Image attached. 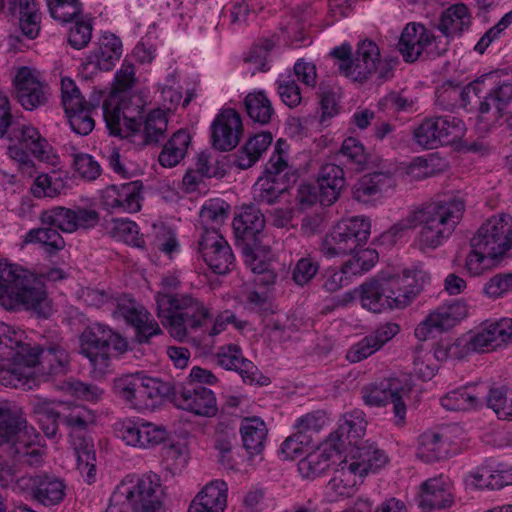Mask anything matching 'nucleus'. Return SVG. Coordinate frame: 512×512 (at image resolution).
I'll return each instance as SVG.
<instances>
[{"label":"nucleus","instance_id":"obj_1","mask_svg":"<svg viewBox=\"0 0 512 512\" xmlns=\"http://www.w3.org/2000/svg\"><path fill=\"white\" fill-rule=\"evenodd\" d=\"M466 207L464 197L458 193L438 195L413 210V220L421 228L415 245L422 252L442 246L454 233Z\"/></svg>","mask_w":512,"mask_h":512},{"label":"nucleus","instance_id":"obj_2","mask_svg":"<svg viewBox=\"0 0 512 512\" xmlns=\"http://www.w3.org/2000/svg\"><path fill=\"white\" fill-rule=\"evenodd\" d=\"M0 448L14 464L39 467L43 463L39 433L28 425L21 409L9 402L0 403Z\"/></svg>","mask_w":512,"mask_h":512},{"label":"nucleus","instance_id":"obj_3","mask_svg":"<svg viewBox=\"0 0 512 512\" xmlns=\"http://www.w3.org/2000/svg\"><path fill=\"white\" fill-rule=\"evenodd\" d=\"M0 305L6 310H32L47 317L50 312L43 281L34 273L0 262Z\"/></svg>","mask_w":512,"mask_h":512},{"label":"nucleus","instance_id":"obj_4","mask_svg":"<svg viewBox=\"0 0 512 512\" xmlns=\"http://www.w3.org/2000/svg\"><path fill=\"white\" fill-rule=\"evenodd\" d=\"M157 316L170 335L180 341L189 331L203 330L212 320L204 302L187 293L158 296Z\"/></svg>","mask_w":512,"mask_h":512},{"label":"nucleus","instance_id":"obj_5","mask_svg":"<svg viewBox=\"0 0 512 512\" xmlns=\"http://www.w3.org/2000/svg\"><path fill=\"white\" fill-rule=\"evenodd\" d=\"M163 490L156 474L142 475L135 483L119 484L105 512H160Z\"/></svg>","mask_w":512,"mask_h":512},{"label":"nucleus","instance_id":"obj_6","mask_svg":"<svg viewBox=\"0 0 512 512\" xmlns=\"http://www.w3.org/2000/svg\"><path fill=\"white\" fill-rule=\"evenodd\" d=\"M370 229L368 218L356 216L342 220L325 235L319 250L327 258L352 254L365 245Z\"/></svg>","mask_w":512,"mask_h":512},{"label":"nucleus","instance_id":"obj_7","mask_svg":"<svg viewBox=\"0 0 512 512\" xmlns=\"http://www.w3.org/2000/svg\"><path fill=\"white\" fill-rule=\"evenodd\" d=\"M81 353L87 357L95 370L103 373L110 364V347L123 354L128 350V342L109 327L93 323L80 336Z\"/></svg>","mask_w":512,"mask_h":512},{"label":"nucleus","instance_id":"obj_8","mask_svg":"<svg viewBox=\"0 0 512 512\" xmlns=\"http://www.w3.org/2000/svg\"><path fill=\"white\" fill-rule=\"evenodd\" d=\"M282 139L276 142L275 150L267 162L264 174L260 176L252 187V197L255 204L272 205L287 191L288 168L287 159L281 149Z\"/></svg>","mask_w":512,"mask_h":512},{"label":"nucleus","instance_id":"obj_9","mask_svg":"<svg viewBox=\"0 0 512 512\" xmlns=\"http://www.w3.org/2000/svg\"><path fill=\"white\" fill-rule=\"evenodd\" d=\"M396 64L397 60L382 61L376 43L365 40L357 46L347 77L363 83L373 75H377V80L384 82L393 77Z\"/></svg>","mask_w":512,"mask_h":512},{"label":"nucleus","instance_id":"obj_10","mask_svg":"<svg viewBox=\"0 0 512 512\" xmlns=\"http://www.w3.org/2000/svg\"><path fill=\"white\" fill-rule=\"evenodd\" d=\"M436 37L424 25L407 24L400 36L397 49L405 62L413 63L417 60L433 59L443 55L447 42L439 47Z\"/></svg>","mask_w":512,"mask_h":512},{"label":"nucleus","instance_id":"obj_11","mask_svg":"<svg viewBox=\"0 0 512 512\" xmlns=\"http://www.w3.org/2000/svg\"><path fill=\"white\" fill-rule=\"evenodd\" d=\"M30 354H34L36 361L31 366L40 365L41 371L48 375H64L70 364L66 343L63 337L55 330L46 331L39 343L31 346Z\"/></svg>","mask_w":512,"mask_h":512},{"label":"nucleus","instance_id":"obj_12","mask_svg":"<svg viewBox=\"0 0 512 512\" xmlns=\"http://www.w3.org/2000/svg\"><path fill=\"white\" fill-rule=\"evenodd\" d=\"M471 248H477L492 257H499L512 248V217H492L481 225L472 237Z\"/></svg>","mask_w":512,"mask_h":512},{"label":"nucleus","instance_id":"obj_13","mask_svg":"<svg viewBox=\"0 0 512 512\" xmlns=\"http://www.w3.org/2000/svg\"><path fill=\"white\" fill-rule=\"evenodd\" d=\"M40 221L44 226H52L62 232L72 233L78 229H90L96 226L99 222V213L83 207L70 209L55 206L41 212Z\"/></svg>","mask_w":512,"mask_h":512},{"label":"nucleus","instance_id":"obj_14","mask_svg":"<svg viewBox=\"0 0 512 512\" xmlns=\"http://www.w3.org/2000/svg\"><path fill=\"white\" fill-rule=\"evenodd\" d=\"M142 192L140 180L109 185L101 192V205L111 213H136L142 207Z\"/></svg>","mask_w":512,"mask_h":512},{"label":"nucleus","instance_id":"obj_15","mask_svg":"<svg viewBox=\"0 0 512 512\" xmlns=\"http://www.w3.org/2000/svg\"><path fill=\"white\" fill-rule=\"evenodd\" d=\"M115 314L122 316L135 330L138 343H149L151 337L159 335L162 330L151 314L132 297L122 295L116 300Z\"/></svg>","mask_w":512,"mask_h":512},{"label":"nucleus","instance_id":"obj_16","mask_svg":"<svg viewBox=\"0 0 512 512\" xmlns=\"http://www.w3.org/2000/svg\"><path fill=\"white\" fill-rule=\"evenodd\" d=\"M401 389L398 379L389 378L364 386L361 393L364 403L368 406L379 407L392 403L395 424L402 426L406 418V405L399 394Z\"/></svg>","mask_w":512,"mask_h":512},{"label":"nucleus","instance_id":"obj_17","mask_svg":"<svg viewBox=\"0 0 512 512\" xmlns=\"http://www.w3.org/2000/svg\"><path fill=\"white\" fill-rule=\"evenodd\" d=\"M395 171V167L383 165L378 170L364 174L353 185V199L370 204L393 191L396 186Z\"/></svg>","mask_w":512,"mask_h":512},{"label":"nucleus","instance_id":"obj_18","mask_svg":"<svg viewBox=\"0 0 512 512\" xmlns=\"http://www.w3.org/2000/svg\"><path fill=\"white\" fill-rule=\"evenodd\" d=\"M198 251L217 274H225L234 266L232 249L218 230L204 229L198 241Z\"/></svg>","mask_w":512,"mask_h":512},{"label":"nucleus","instance_id":"obj_19","mask_svg":"<svg viewBox=\"0 0 512 512\" xmlns=\"http://www.w3.org/2000/svg\"><path fill=\"white\" fill-rule=\"evenodd\" d=\"M172 401L177 408L198 416L212 417L218 411L213 391L201 385H177Z\"/></svg>","mask_w":512,"mask_h":512},{"label":"nucleus","instance_id":"obj_20","mask_svg":"<svg viewBox=\"0 0 512 512\" xmlns=\"http://www.w3.org/2000/svg\"><path fill=\"white\" fill-rule=\"evenodd\" d=\"M212 145L219 151H230L240 142L243 126L240 114L232 109L221 110L211 125Z\"/></svg>","mask_w":512,"mask_h":512},{"label":"nucleus","instance_id":"obj_21","mask_svg":"<svg viewBox=\"0 0 512 512\" xmlns=\"http://www.w3.org/2000/svg\"><path fill=\"white\" fill-rule=\"evenodd\" d=\"M493 78L494 74H487L484 79H477L466 87L451 81L444 82L436 90V106L447 111H453L460 107L465 108L471 102V94L480 98L485 81Z\"/></svg>","mask_w":512,"mask_h":512},{"label":"nucleus","instance_id":"obj_22","mask_svg":"<svg viewBox=\"0 0 512 512\" xmlns=\"http://www.w3.org/2000/svg\"><path fill=\"white\" fill-rule=\"evenodd\" d=\"M14 82L17 100L24 109L32 111L47 102L48 87L30 68L21 67Z\"/></svg>","mask_w":512,"mask_h":512},{"label":"nucleus","instance_id":"obj_23","mask_svg":"<svg viewBox=\"0 0 512 512\" xmlns=\"http://www.w3.org/2000/svg\"><path fill=\"white\" fill-rule=\"evenodd\" d=\"M363 478L364 475L359 471L356 463L346 458L342 460L326 487L330 501L353 496Z\"/></svg>","mask_w":512,"mask_h":512},{"label":"nucleus","instance_id":"obj_24","mask_svg":"<svg viewBox=\"0 0 512 512\" xmlns=\"http://www.w3.org/2000/svg\"><path fill=\"white\" fill-rule=\"evenodd\" d=\"M360 301L363 308L381 313L387 309H400L389 279H372L360 286Z\"/></svg>","mask_w":512,"mask_h":512},{"label":"nucleus","instance_id":"obj_25","mask_svg":"<svg viewBox=\"0 0 512 512\" xmlns=\"http://www.w3.org/2000/svg\"><path fill=\"white\" fill-rule=\"evenodd\" d=\"M232 226L238 247L245 243L258 244L259 234L265 227V218L252 203L241 208V212L233 219Z\"/></svg>","mask_w":512,"mask_h":512},{"label":"nucleus","instance_id":"obj_26","mask_svg":"<svg viewBox=\"0 0 512 512\" xmlns=\"http://www.w3.org/2000/svg\"><path fill=\"white\" fill-rule=\"evenodd\" d=\"M26 485L31 498L47 507L60 504L66 496L65 481L52 474H36L28 479Z\"/></svg>","mask_w":512,"mask_h":512},{"label":"nucleus","instance_id":"obj_27","mask_svg":"<svg viewBox=\"0 0 512 512\" xmlns=\"http://www.w3.org/2000/svg\"><path fill=\"white\" fill-rule=\"evenodd\" d=\"M454 502L450 482L443 476L430 478L421 485L419 507L422 512H432L450 507Z\"/></svg>","mask_w":512,"mask_h":512},{"label":"nucleus","instance_id":"obj_28","mask_svg":"<svg viewBox=\"0 0 512 512\" xmlns=\"http://www.w3.org/2000/svg\"><path fill=\"white\" fill-rule=\"evenodd\" d=\"M367 422L363 411L354 409L343 416V422L338 429L327 438L332 444L342 450L346 445L357 447L365 435Z\"/></svg>","mask_w":512,"mask_h":512},{"label":"nucleus","instance_id":"obj_29","mask_svg":"<svg viewBox=\"0 0 512 512\" xmlns=\"http://www.w3.org/2000/svg\"><path fill=\"white\" fill-rule=\"evenodd\" d=\"M388 279L396 295V305L402 309L420 293L429 276L422 270L414 269L405 270L402 275L391 276Z\"/></svg>","mask_w":512,"mask_h":512},{"label":"nucleus","instance_id":"obj_30","mask_svg":"<svg viewBox=\"0 0 512 512\" xmlns=\"http://www.w3.org/2000/svg\"><path fill=\"white\" fill-rule=\"evenodd\" d=\"M103 116L111 135L119 137L136 136L142 122L135 117H129L123 110L122 104L113 100L103 103Z\"/></svg>","mask_w":512,"mask_h":512},{"label":"nucleus","instance_id":"obj_31","mask_svg":"<svg viewBox=\"0 0 512 512\" xmlns=\"http://www.w3.org/2000/svg\"><path fill=\"white\" fill-rule=\"evenodd\" d=\"M227 491L224 481H211L192 500L188 512H224Z\"/></svg>","mask_w":512,"mask_h":512},{"label":"nucleus","instance_id":"obj_32","mask_svg":"<svg viewBox=\"0 0 512 512\" xmlns=\"http://www.w3.org/2000/svg\"><path fill=\"white\" fill-rule=\"evenodd\" d=\"M23 332L15 330L12 326L0 322V356L8 359H22L32 364L36 361L34 354H30L31 345L22 341Z\"/></svg>","mask_w":512,"mask_h":512},{"label":"nucleus","instance_id":"obj_33","mask_svg":"<svg viewBox=\"0 0 512 512\" xmlns=\"http://www.w3.org/2000/svg\"><path fill=\"white\" fill-rule=\"evenodd\" d=\"M320 203L330 206L339 198L345 185L344 170L333 163L323 165L317 178Z\"/></svg>","mask_w":512,"mask_h":512},{"label":"nucleus","instance_id":"obj_34","mask_svg":"<svg viewBox=\"0 0 512 512\" xmlns=\"http://www.w3.org/2000/svg\"><path fill=\"white\" fill-rule=\"evenodd\" d=\"M216 357L217 363L221 367L238 372L244 382L252 384L256 381L258 368L250 360L242 356L238 345L229 344L221 347Z\"/></svg>","mask_w":512,"mask_h":512},{"label":"nucleus","instance_id":"obj_35","mask_svg":"<svg viewBox=\"0 0 512 512\" xmlns=\"http://www.w3.org/2000/svg\"><path fill=\"white\" fill-rule=\"evenodd\" d=\"M340 453L335 444L326 439L315 451L299 461L298 470L305 478H316L328 469L329 461Z\"/></svg>","mask_w":512,"mask_h":512},{"label":"nucleus","instance_id":"obj_36","mask_svg":"<svg viewBox=\"0 0 512 512\" xmlns=\"http://www.w3.org/2000/svg\"><path fill=\"white\" fill-rule=\"evenodd\" d=\"M35 379L32 377V366L22 359L3 357L0 370V384L5 387L32 389Z\"/></svg>","mask_w":512,"mask_h":512},{"label":"nucleus","instance_id":"obj_37","mask_svg":"<svg viewBox=\"0 0 512 512\" xmlns=\"http://www.w3.org/2000/svg\"><path fill=\"white\" fill-rule=\"evenodd\" d=\"M122 55V42L112 33H104L99 47L88 56V64H93L103 71H110Z\"/></svg>","mask_w":512,"mask_h":512},{"label":"nucleus","instance_id":"obj_38","mask_svg":"<svg viewBox=\"0 0 512 512\" xmlns=\"http://www.w3.org/2000/svg\"><path fill=\"white\" fill-rule=\"evenodd\" d=\"M10 10L18 14L22 33L29 39H34L40 31L41 15L36 0H12Z\"/></svg>","mask_w":512,"mask_h":512},{"label":"nucleus","instance_id":"obj_39","mask_svg":"<svg viewBox=\"0 0 512 512\" xmlns=\"http://www.w3.org/2000/svg\"><path fill=\"white\" fill-rule=\"evenodd\" d=\"M242 444L250 456L259 455L265 447L266 424L258 417L245 418L240 428Z\"/></svg>","mask_w":512,"mask_h":512},{"label":"nucleus","instance_id":"obj_40","mask_svg":"<svg viewBox=\"0 0 512 512\" xmlns=\"http://www.w3.org/2000/svg\"><path fill=\"white\" fill-rule=\"evenodd\" d=\"M60 415L61 422L69 430L70 437L85 434L89 424L93 423L94 420L89 409L68 402H61Z\"/></svg>","mask_w":512,"mask_h":512},{"label":"nucleus","instance_id":"obj_41","mask_svg":"<svg viewBox=\"0 0 512 512\" xmlns=\"http://www.w3.org/2000/svg\"><path fill=\"white\" fill-rule=\"evenodd\" d=\"M272 139L270 132H261L249 138L237 153L234 161L235 165L242 170L252 167L271 145Z\"/></svg>","mask_w":512,"mask_h":512},{"label":"nucleus","instance_id":"obj_42","mask_svg":"<svg viewBox=\"0 0 512 512\" xmlns=\"http://www.w3.org/2000/svg\"><path fill=\"white\" fill-rule=\"evenodd\" d=\"M350 460L357 464L359 471L365 476L369 472H376L384 467L388 462V457L383 450H380L374 444L364 442L355 447Z\"/></svg>","mask_w":512,"mask_h":512},{"label":"nucleus","instance_id":"obj_43","mask_svg":"<svg viewBox=\"0 0 512 512\" xmlns=\"http://www.w3.org/2000/svg\"><path fill=\"white\" fill-rule=\"evenodd\" d=\"M190 135L184 130L176 131L164 144L158 161L165 168L177 166L184 159L190 145Z\"/></svg>","mask_w":512,"mask_h":512},{"label":"nucleus","instance_id":"obj_44","mask_svg":"<svg viewBox=\"0 0 512 512\" xmlns=\"http://www.w3.org/2000/svg\"><path fill=\"white\" fill-rule=\"evenodd\" d=\"M470 18L465 4H454L442 12L438 29L447 37L461 34L469 26Z\"/></svg>","mask_w":512,"mask_h":512},{"label":"nucleus","instance_id":"obj_45","mask_svg":"<svg viewBox=\"0 0 512 512\" xmlns=\"http://www.w3.org/2000/svg\"><path fill=\"white\" fill-rule=\"evenodd\" d=\"M168 120L165 111L152 110L143 122L142 144L145 146H158L166 138Z\"/></svg>","mask_w":512,"mask_h":512},{"label":"nucleus","instance_id":"obj_46","mask_svg":"<svg viewBox=\"0 0 512 512\" xmlns=\"http://www.w3.org/2000/svg\"><path fill=\"white\" fill-rule=\"evenodd\" d=\"M432 122V132L436 134L441 145H449L460 140L465 132L463 121L457 117L446 115L427 118Z\"/></svg>","mask_w":512,"mask_h":512},{"label":"nucleus","instance_id":"obj_47","mask_svg":"<svg viewBox=\"0 0 512 512\" xmlns=\"http://www.w3.org/2000/svg\"><path fill=\"white\" fill-rule=\"evenodd\" d=\"M60 410L61 402L37 401L33 404V413L39 427L48 438H54L58 432L59 421H61Z\"/></svg>","mask_w":512,"mask_h":512},{"label":"nucleus","instance_id":"obj_48","mask_svg":"<svg viewBox=\"0 0 512 512\" xmlns=\"http://www.w3.org/2000/svg\"><path fill=\"white\" fill-rule=\"evenodd\" d=\"M244 107L249 118L260 125L270 123L275 114L270 99L263 91L247 94L244 99Z\"/></svg>","mask_w":512,"mask_h":512},{"label":"nucleus","instance_id":"obj_49","mask_svg":"<svg viewBox=\"0 0 512 512\" xmlns=\"http://www.w3.org/2000/svg\"><path fill=\"white\" fill-rule=\"evenodd\" d=\"M475 388L471 385L456 388L441 398V405L450 411H466L476 408L480 400Z\"/></svg>","mask_w":512,"mask_h":512},{"label":"nucleus","instance_id":"obj_50","mask_svg":"<svg viewBox=\"0 0 512 512\" xmlns=\"http://www.w3.org/2000/svg\"><path fill=\"white\" fill-rule=\"evenodd\" d=\"M447 454L443 436L434 431H426L419 436L417 456L426 463L439 461Z\"/></svg>","mask_w":512,"mask_h":512},{"label":"nucleus","instance_id":"obj_51","mask_svg":"<svg viewBox=\"0 0 512 512\" xmlns=\"http://www.w3.org/2000/svg\"><path fill=\"white\" fill-rule=\"evenodd\" d=\"M472 478V485L477 488L501 489L512 485V467L506 469L503 466H499L496 470L483 467L473 474Z\"/></svg>","mask_w":512,"mask_h":512},{"label":"nucleus","instance_id":"obj_52","mask_svg":"<svg viewBox=\"0 0 512 512\" xmlns=\"http://www.w3.org/2000/svg\"><path fill=\"white\" fill-rule=\"evenodd\" d=\"M25 243H40L49 254H56L65 247V241L58 230L52 226H44L28 231Z\"/></svg>","mask_w":512,"mask_h":512},{"label":"nucleus","instance_id":"obj_53","mask_svg":"<svg viewBox=\"0 0 512 512\" xmlns=\"http://www.w3.org/2000/svg\"><path fill=\"white\" fill-rule=\"evenodd\" d=\"M74 447L78 469L80 471L87 470V478L90 481L95 475V451L91 439L85 437V434L70 437Z\"/></svg>","mask_w":512,"mask_h":512},{"label":"nucleus","instance_id":"obj_54","mask_svg":"<svg viewBox=\"0 0 512 512\" xmlns=\"http://www.w3.org/2000/svg\"><path fill=\"white\" fill-rule=\"evenodd\" d=\"M108 233L117 241H122L134 247H143L144 239L139 235L138 225L127 219H115L112 226L108 228Z\"/></svg>","mask_w":512,"mask_h":512},{"label":"nucleus","instance_id":"obj_55","mask_svg":"<svg viewBox=\"0 0 512 512\" xmlns=\"http://www.w3.org/2000/svg\"><path fill=\"white\" fill-rule=\"evenodd\" d=\"M100 104V95L90 99L88 106L77 110L76 112L67 115L71 129L79 135L86 136L92 132L95 126V121L91 115Z\"/></svg>","mask_w":512,"mask_h":512},{"label":"nucleus","instance_id":"obj_56","mask_svg":"<svg viewBox=\"0 0 512 512\" xmlns=\"http://www.w3.org/2000/svg\"><path fill=\"white\" fill-rule=\"evenodd\" d=\"M486 400L487 406L495 412L499 419H512V389L504 387L491 388Z\"/></svg>","mask_w":512,"mask_h":512},{"label":"nucleus","instance_id":"obj_57","mask_svg":"<svg viewBox=\"0 0 512 512\" xmlns=\"http://www.w3.org/2000/svg\"><path fill=\"white\" fill-rule=\"evenodd\" d=\"M274 46L275 43L272 39H260L244 56V62L254 66V68L251 69L252 75L258 71L267 72L270 69L267 59Z\"/></svg>","mask_w":512,"mask_h":512},{"label":"nucleus","instance_id":"obj_58","mask_svg":"<svg viewBox=\"0 0 512 512\" xmlns=\"http://www.w3.org/2000/svg\"><path fill=\"white\" fill-rule=\"evenodd\" d=\"M71 24L68 30V43L74 49L85 48L91 41L93 26L89 18L80 15Z\"/></svg>","mask_w":512,"mask_h":512},{"label":"nucleus","instance_id":"obj_59","mask_svg":"<svg viewBox=\"0 0 512 512\" xmlns=\"http://www.w3.org/2000/svg\"><path fill=\"white\" fill-rule=\"evenodd\" d=\"M52 18L68 24L82 15V4L78 0H47Z\"/></svg>","mask_w":512,"mask_h":512},{"label":"nucleus","instance_id":"obj_60","mask_svg":"<svg viewBox=\"0 0 512 512\" xmlns=\"http://www.w3.org/2000/svg\"><path fill=\"white\" fill-rule=\"evenodd\" d=\"M61 94L66 116L88 106L89 101H86L81 95L79 88L71 78H62Z\"/></svg>","mask_w":512,"mask_h":512},{"label":"nucleus","instance_id":"obj_61","mask_svg":"<svg viewBox=\"0 0 512 512\" xmlns=\"http://www.w3.org/2000/svg\"><path fill=\"white\" fill-rule=\"evenodd\" d=\"M19 144L25 147L39 160H46L48 143L42 138L38 130L32 126H23Z\"/></svg>","mask_w":512,"mask_h":512},{"label":"nucleus","instance_id":"obj_62","mask_svg":"<svg viewBox=\"0 0 512 512\" xmlns=\"http://www.w3.org/2000/svg\"><path fill=\"white\" fill-rule=\"evenodd\" d=\"M117 431L118 436L125 441L127 445L147 448L144 443L146 442V435L142 433L145 431V421L127 419L119 424Z\"/></svg>","mask_w":512,"mask_h":512},{"label":"nucleus","instance_id":"obj_63","mask_svg":"<svg viewBox=\"0 0 512 512\" xmlns=\"http://www.w3.org/2000/svg\"><path fill=\"white\" fill-rule=\"evenodd\" d=\"M442 330L454 327L467 315V306L460 301H454L448 305L439 307L433 312Z\"/></svg>","mask_w":512,"mask_h":512},{"label":"nucleus","instance_id":"obj_64","mask_svg":"<svg viewBox=\"0 0 512 512\" xmlns=\"http://www.w3.org/2000/svg\"><path fill=\"white\" fill-rule=\"evenodd\" d=\"M327 423L326 413L322 410L307 413L297 419L294 428L302 436H306L312 443L314 434H317Z\"/></svg>","mask_w":512,"mask_h":512}]
</instances>
